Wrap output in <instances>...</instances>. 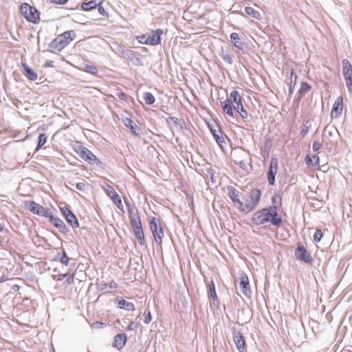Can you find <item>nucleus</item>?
<instances>
[{
  "label": "nucleus",
  "instance_id": "obj_1",
  "mask_svg": "<svg viewBox=\"0 0 352 352\" xmlns=\"http://www.w3.org/2000/svg\"><path fill=\"white\" fill-rule=\"evenodd\" d=\"M252 223L256 226L270 223L274 226H279L282 223L281 218L278 216L276 206H270L258 210L253 214L252 217Z\"/></svg>",
  "mask_w": 352,
  "mask_h": 352
},
{
  "label": "nucleus",
  "instance_id": "obj_2",
  "mask_svg": "<svg viewBox=\"0 0 352 352\" xmlns=\"http://www.w3.org/2000/svg\"><path fill=\"white\" fill-rule=\"evenodd\" d=\"M242 97L237 90H232L229 97L223 102H221V106L223 113L228 116L234 117V110H239L242 109Z\"/></svg>",
  "mask_w": 352,
  "mask_h": 352
},
{
  "label": "nucleus",
  "instance_id": "obj_3",
  "mask_svg": "<svg viewBox=\"0 0 352 352\" xmlns=\"http://www.w3.org/2000/svg\"><path fill=\"white\" fill-rule=\"evenodd\" d=\"M72 148L74 152L89 164L98 167H102L103 163L102 161L98 158L97 156L95 155L90 150L82 146L79 142H76L74 145H73Z\"/></svg>",
  "mask_w": 352,
  "mask_h": 352
},
{
  "label": "nucleus",
  "instance_id": "obj_4",
  "mask_svg": "<svg viewBox=\"0 0 352 352\" xmlns=\"http://www.w3.org/2000/svg\"><path fill=\"white\" fill-rule=\"evenodd\" d=\"M76 38V34L74 30L65 31L56 37L52 43V46L55 50L60 52Z\"/></svg>",
  "mask_w": 352,
  "mask_h": 352
},
{
  "label": "nucleus",
  "instance_id": "obj_5",
  "mask_svg": "<svg viewBox=\"0 0 352 352\" xmlns=\"http://www.w3.org/2000/svg\"><path fill=\"white\" fill-rule=\"evenodd\" d=\"M163 31L161 29L152 30L148 34L138 36L136 39L138 41L144 45H157L161 43V36Z\"/></svg>",
  "mask_w": 352,
  "mask_h": 352
},
{
  "label": "nucleus",
  "instance_id": "obj_6",
  "mask_svg": "<svg viewBox=\"0 0 352 352\" xmlns=\"http://www.w3.org/2000/svg\"><path fill=\"white\" fill-rule=\"evenodd\" d=\"M129 219L130 225L135 238L140 245H144L145 244L144 234L138 213L136 212L135 214H131Z\"/></svg>",
  "mask_w": 352,
  "mask_h": 352
},
{
  "label": "nucleus",
  "instance_id": "obj_7",
  "mask_svg": "<svg viewBox=\"0 0 352 352\" xmlns=\"http://www.w3.org/2000/svg\"><path fill=\"white\" fill-rule=\"evenodd\" d=\"M149 228L152 232L155 243L161 246L162 244V239L164 236L162 221L155 217H152L149 220Z\"/></svg>",
  "mask_w": 352,
  "mask_h": 352
},
{
  "label": "nucleus",
  "instance_id": "obj_8",
  "mask_svg": "<svg viewBox=\"0 0 352 352\" xmlns=\"http://www.w3.org/2000/svg\"><path fill=\"white\" fill-rule=\"evenodd\" d=\"M261 197V191L257 188L252 189L248 197L243 203L241 212H249L252 211L258 204Z\"/></svg>",
  "mask_w": 352,
  "mask_h": 352
},
{
  "label": "nucleus",
  "instance_id": "obj_9",
  "mask_svg": "<svg viewBox=\"0 0 352 352\" xmlns=\"http://www.w3.org/2000/svg\"><path fill=\"white\" fill-rule=\"evenodd\" d=\"M20 12L29 22L36 24L40 21L39 12L37 9L27 3L21 4Z\"/></svg>",
  "mask_w": 352,
  "mask_h": 352
},
{
  "label": "nucleus",
  "instance_id": "obj_10",
  "mask_svg": "<svg viewBox=\"0 0 352 352\" xmlns=\"http://www.w3.org/2000/svg\"><path fill=\"white\" fill-rule=\"evenodd\" d=\"M23 207L25 210L30 211L32 214L45 218L51 210L50 208H45L34 201L31 200L24 201Z\"/></svg>",
  "mask_w": 352,
  "mask_h": 352
},
{
  "label": "nucleus",
  "instance_id": "obj_11",
  "mask_svg": "<svg viewBox=\"0 0 352 352\" xmlns=\"http://www.w3.org/2000/svg\"><path fill=\"white\" fill-rule=\"evenodd\" d=\"M342 72L346 87L352 93V65L346 59L342 61Z\"/></svg>",
  "mask_w": 352,
  "mask_h": 352
},
{
  "label": "nucleus",
  "instance_id": "obj_12",
  "mask_svg": "<svg viewBox=\"0 0 352 352\" xmlns=\"http://www.w3.org/2000/svg\"><path fill=\"white\" fill-rule=\"evenodd\" d=\"M294 254L296 259L304 261L307 263H311L313 260L310 253L307 251L302 243H298L297 248L295 250Z\"/></svg>",
  "mask_w": 352,
  "mask_h": 352
},
{
  "label": "nucleus",
  "instance_id": "obj_13",
  "mask_svg": "<svg viewBox=\"0 0 352 352\" xmlns=\"http://www.w3.org/2000/svg\"><path fill=\"white\" fill-rule=\"evenodd\" d=\"M344 104H343V98L342 96H339L335 100V102L333 105V108L331 111V116L332 118H340L343 111Z\"/></svg>",
  "mask_w": 352,
  "mask_h": 352
},
{
  "label": "nucleus",
  "instance_id": "obj_14",
  "mask_svg": "<svg viewBox=\"0 0 352 352\" xmlns=\"http://www.w3.org/2000/svg\"><path fill=\"white\" fill-rule=\"evenodd\" d=\"M278 160L272 158L270 161V168L267 171V180L270 185H274L275 182V176L277 173Z\"/></svg>",
  "mask_w": 352,
  "mask_h": 352
},
{
  "label": "nucleus",
  "instance_id": "obj_15",
  "mask_svg": "<svg viewBox=\"0 0 352 352\" xmlns=\"http://www.w3.org/2000/svg\"><path fill=\"white\" fill-rule=\"evenodd\" d=\"M105 191L113 202L119 208L123 207L120 196L116 192L115 189L110 185H107Z\"/></svg>",
  "mask_w": 352,
  "mask_h": 352
},
{
  "label": "nucleus",
  "instance_id": "obj_16",
  "mask_svg": "<svg viewBox=\"0 0 352 352\" xmlns=\"http://www.w3.org/2000/svg\"><path fill=\"white\" fill-rule=\"evenodd\" d=\"M234 342L239 352H244L246 349L245 338L241 332H235L233 336Z\"/></svg>",
  "mask_w": 352,
  "mask_h": 352
},
{
  "label": "nucleus",
  "instance_id": "obj_17",
  "mask_svg": "<svg viewBox=\"0 0 352 352\" xmlns=\"http://www.w3.org/2000/svg\"><path fill=\"white\" fill-rule=\"evenodd\" d=\"M62 214L65 216L67 221L73 227L78 226V221L74 213L67 208L61 209Z\"/></svg>",
  "mask_w": 352,
  "mask_h": 352
},
{
  "label": "nucleus",
  "instance_id": "obj_18",
  "mask_svg": "<svg viewBox=\"0 0 352 352\" xmlns=\"http://www.w3.org/2000/svg\"><path fill=\"white\" fill-rule=\"evenodd\" d=\"M228 196L232 199V202L238 206L241 211L243 203L241 201L239 196V192L232 186L228 188Z\"/></svg>",
  "mask_w": 352,
  "mask_h": 352
},
{
  "label": "nucleus",
  "instance_id": "obj_19",
  "mask_svg": "<svg viewBox=\"0 0 352 352\" xmlns=\"http://www.w3.org/2000/svg\"><path fill=\"white\" fill-rule=\"evenodd\" d=\"M69 272L66 270L63 265L56 267L54 269V274L52 278L55 280L63 281Z\"/></svg>",
  "mask_w": 352,
  "mask_h": 352
},
{
  "label": "nucleus",
  "instance_id": "obj_20",
  "mask_svg": "<svg viewBox=\"0 0 352 352\" xmlns=\"http://www.w3.org/2000/svg\"><path fill=\"white\" fill-rule=\"evenodd\" d=\"M48 219L49 221L56 228H58L60 230H62L65 228V223L59 219L58 217L54 216L52 214V210L49 212L47 214V217H46Z\"/></svg>",
  "mask_w": 352,
  "mask_h": 352
},
{
  "label": "nucleus",
  "instance_id": "obj_21",
  "mask_svg": "<svg viewBox=\"0 0 352 352\" xmlns=\"http://www.w3.org/2000/svg\"><path fill=\"white\" fill-rule=\"evenodd\" d=\"M239 287L241 292L245 295L249 296L250 294L249 279L246 275H243L240 277Z\"/></svg>",
  "mask_w": 352,
  "mask_h": 352
},
{
  "label": "nucleus",
  "instance_id": "obj_22",
  "mask_svg": "<svg viewBox=\"0 0 352 352\" xmlns=\"http://www.w3.org/2000/svg\"><path fill=\"white\" fill-rule=\"evenodd\" d=\"M126 335L125 333H119L114 337L113 346L118 349H122L126 342Z\"/></svg>",
  "mask_w": 352,
  "mask_h": 352
},
{
  "label": "nucleus",
  "instance_id": "obj_23",
  "mask_svg": "<svg viewBox=\"0 0 352 352\" xmlns=\"http://www.w3.org/2000/svg\"><path fill=\"white\" fill-rule=\"evenodd\" d=\"M104 1L105 0H91L88 2L82 3L80 7L84 11H89L96 8L98 6H100V4H102Z\"/></svg>",
  "mask_w": 352,
  "mask_h": 352
},
{
  "label": "nucleus",
  "instance_id": "obj_24",
  "mask_svg": "<svg viewBox=\"0 0 352 352\" xmlns=\"http://www.w3.org/2000/svg\"><path fill=\"white\" fill-rule=\"evenodd\" d=\"M22 67L24 75L28 80L34 81L38 78L37 74L32 69L25 63H22Z\"/></svg>",
  "mask_w": 352,
  "mask_h": 352
},
{
  "label": "nucleus",
  "instance_id": "obj_25",
  "mask_svg": "<svg viewBox=\"0 0 352 352\" xmlns=\"http://www.w3.org/2000/svg\"><path fill=\"white\" fill-rule=\"evenodd\" d=\"M118 307L120 309H126L129 311H134L135 305L133 302H128L124 298H120L117 300Z\"/></svg>",
  "mask_w": 352,
  "mask_h": 352
},
{
  "label": "nucleus",
  "instance_id": "obj_26",
  "mask_svg": "<svg viewBox=\"0 0 352 352\" xmlns=\"http://www.w3.org/2000/svg\"><path fill=\"white\" fill-rule=\"evenodd\" d=\"M124 124L127 128L130 129L131 133L134 135H139V130L140 129L136 124H133V121L131 118H126L124 120Z\"/></svg>",
  "mask_w": 352,
  "mask_h": 352
},
{
  "label": "nucleus",
  "instance_id": "obj_27",
  "mask_svg": "<svg viewBox=\"0 0 352 352\" xmlns=\"http://www.w3.org/2000/svg\"><path fill=\"white\" fill-rule=\"evenodd\" d=\"M80 69L92 75H96L98 72L97 67L93 64L83 63Z\"/></svg>",
  "mask_w": 352,
  "mask_h": 352
},
{
  "label": "nucleus",
  "instance_id": "obj_28",
  "mask_svg": "<svg viewBox=\"0 0 352 352\" xmlns=\"http://www.w3.org/2000/svg\"><path fill=\"white\" fill-rule=\"evenodd\" d=\"M305 162L308 166H318L319 165L320 163V159L317 155H314L312 156L307 155L305 157Z\"/></svg>",
  "mask_w": 352,
  "mask_h": 352
},
{
  "label": "nucleus",
  "instance_id": "obj_29",
  "mask_svg": "<svg viewBox=\"0 0 352 352\" xmlns=\"http://www.w3.org/2000/svg\"><path fill=\"white\" fill-rule=\"evenodd\" d=\"M245 12L247 14L252 16L254 19H260L261 18L260 12L252 7H246L245 8Z\"/></svg>",
  "mask_w": 352,
  "mask_h": 352
},
{
  "label": "nucleus",
  "instance_id": "obj_30",
  "mask_svg": "<svg viewBox=\"0 0 352 352\" xmlns=\"http://www.w3.org/2000/svg\"><path fill=\"white\" fill-rule=\"evenodd\" d=\"M208 296L211 297L214 300L217 299V294L215 290L214 283L212 280L208 283Z\"/></svg>",
  "mask_w": 352,
  "mask_h": 352
},
{
  "label": "nucleus",
  "instance_id": "obj_31",
  "mask_svg": "<svg viewBox=\"0 0 352 352\" xmlns=\"http://www.w3.org/2000/svg\"><path fill=\"white\" fill-rule=\"evenodd\" d=\"M230 39L234 45L238 48H241L242 43L240 41L239 36L237 33L233 32L230 34Z\"/></svg>",
  "mask_w": 352,
  "mask_h": 352
},
{
  "label": "nucleus",
  "instance_id": "obj_32",
  "mask_svg": "<svg viewBox=\"0 0 352 352\" xmlns=\"http://www.w3.org/2000/svg\"><path fill=\"white\" fill-rule=\"evenodd\" d=\"M311 87L310 85H309L306 82H302L301 83L300 87L298 90V94L300 96H302L303 95H305V94L309 92L311 90Z\"/></svg>",
  "mask_w": 352,
  "mask_h": 352
},
{
  "label": "nucleus",
  "instance_id": "obj_33",
  "mask_svg": "<svg viewBox=\"0 0 352 352\" xmlns=\"http://www.w3.org/2000/svg\"><path fill=\"white\" fill-rule=\"evenodd\" d=\"M143 98L147 104H153L155 101L154 96L150 92H145Z\"/></svg>",
  "mask_w": 352,
  "mask_h": 352
},
{
  "label": "nucleus",
  "instance_id": "obj_34",
  "mask_svg": "<svg viewBox=\"0 0 352 352\" xmlns=\"http://www.w3.org/2000/svg\"><path fill=\"white\" fill-rule=\"evenodd\" d=\"M65 280L63 282V285L65 287L69 286L74 283L75 274L74 273L67 274V276L65 277Z\"/></svg>",
  "mask_w": 352,
  "mask_h": 352
},
{
  "label": "nucleus",
  "instance_id": "obj_35",
  "mask_svg": "<svg viewBox=\"0 0 352 352\" xmlns=\"http://www.w3.org/2000/svg\"><path fill=\"white\" fill-rule=\"evenodd\" d=\"M47 141V136L44 133H42L39 135L38 137V144H37V149L40 148L41 147H42L46 142Z\"/></svg>",
  "mask_w": 352,
  "mask_h": 352
},
{
  "label": "nucleus",
  "instance_id": "obj_36",
  "mask_svg": "<svg viewBox=\"0 0 352 352\" xmlns=\"http://www.w3.org/2000/svg\"><path fill=\"white\" fill-rule=\"evenodd\" d=\"M323 236V234L321 230L317 229L314 234V241L316 243H318Z\"/></svg>",
  "mask_w": 352,
  "mask_h": 352
},
{
  "label": "nucleus",
  "instance_id": "obj_37",
  "mask_svg": "<svg viewBox=\"0 0 352 352\" xmlns=\"http://www.w3.org/2000/svg\"><path fill=\"white\" fill-rule=\"evenodd\" d=\"M213 135H214V137L217 144L221 147H222L223 146V144L225 143V141H224V139H223V136L222 135H219V134H217L215 133H213ZM220 135H221V133H220Z\"/></svg>",
  "mask_w": 352,
  "mask_h": 352
},
{
  "label": "nucleus",
  "instance_id": "obj_38",
  "mask_svg": "<svg viewBox=\"0 0 352 352\" xmlns=\"http://www.w3.org/2000/svg\"><path fill=\"white\" fill-rule=\"evenodd\" d=\"M60 263H61V265L67 266L68 263H69V258L66 255L65 252H63V254H62V256L60 258Z\"/></svg>",
  "mask_w": 352,
  "mask_h": 352
},
{
  "label": "nucleus",
  "instance_id": "obj_39",
  "mask_svg": "<svg viewBox=\"0 0 352 352\" xmlns=\"http://www.w3.org/2000/svg\"><path fill=\"white\" fill-rule=\"evenodd\" d=\"M98 11L100 15H102L104 17L107 18L109 16L108 13L106 12L105 9L103 6H102V4H100V6H98Z\"/></svg>",
  "mask_w": 352,
  "mask_h": 352
},
{
  "label": "nucleus",
  "instance_id": "obj_40",
  "mask_svg": "<svg viewBox=\"0 0 352 352\" xmlns=\"http://www.w3.org/2000/svg\"><path fill=\"white\" fill-rule=\"evenodd\" d=\"M236 112H238L241 117L243 119L245 118H247L248 117V113L247 111L244 109L243 108V106L242 105V109H239V110H235Z\"/></svg>",
  "mask_w": 352,
  "mask_h": 352
},
{
  "label": "nucleus",
  "instance_id": "obj_41",
  "mask_svg": "<svg viewBox=\"0 0 352 352\" xmlns=\"http://www.w3.org/2000/svg\"><path fill=\"white\" fill-rule=\"evenodd\" d=\"M152 320L151 314L150 311L148 312V314L145 316L144 322L146 324H148Z\"/></svg>",
  "mask_w": 352,
  "mask_h": 352
},
{
  "label": "nucleus",
  "instance_id": "obj_42",
  "mask_svg": "<svg viewBox=\"0 0 352 352\" xmlns=\"http://www.w3.org/2000/svg\"><path fill=\"white\" fill-rule=\"evenodd\" d=\"M50 1L57 5H65L68 0H50Z\"/></svg>",
  "mask_w": 352,
  "mask_h": 352
},
{
  "label": "nucleus",
  "instance_id": "obj_43",
  "mask_svg": "<svg viewBox=\"0 0 352 352\" xmlns=\"http://www.w3.org/2000/svg\"><path fill=\"white\" fill-rule=\"evenodd\" d=\"M85 186L86 184L85 182H79L76 184V187L78 190L82 191L85 190Z\"/></svg>",
  "mask_w": 352,
  "mask_h": 352
},
{
  "label": "nucleus",
  "instance_id": "obj_44",
  "mask_svg": "<svg viewBox=\"0 0 352 352\" xmlns=\"http://www.w3.org/2000/svg\"><path fill=\"white\" fill-rule=\"evenodd\" d=\"M321 147V144L318 142H314L313 143V150L314 151H318Z\"/></svg>",
  "mask_w": 352,
  "mask_h": 352
},
{
  "label": "nucleus",
  "instance_id": "obj_45",
  "mask_svg": "<svg viewBox=\"0 0 352 352\" xmlns=\"http://www.w3.org/2000/svg\"><path fill=\"white\" fill-rule=\"evenodd\" d=\"M118 97L119 98V99H120L122 100H126L127 99L126 94L123 92L118 93Z\"/></svg>",
  "mask_w": 352,
  "mask_h": 352
},
{
  "label": "nucleus",
  "instance_id": "obj_46",
  "mask_svg": "<svg viewBox=\"0 0 352 352\" xmlns=\"http://www.w3.org/2000/svg\"><path fill=\"white\" fill-rule=\"evenodd\" d=\"M108 286L111 289H116L118 288V284L115 281H111L108 284Z\"/></svg>",
  "mask_w": 352,
  "mask_h": 352
},
{
  "label": "nucleus",
  "instance_id": "obj_47",
  "mask_svg": "<svg viewBox=\"0 0 352 352\" xmlns=\"http://www.w3.org/2000/svg\"><path fill=\"white\" fill-rule=\"evenodd\" d=\"M12 290H14V292H18L20 289V287L19 285H14L12 287Z\"/></svg>",
  "mask_w": 352,
  "mask_h": 352
},
{
  "label": "nucleus",
  "instance_id": "obj_48",
  "mask_svg": "<svg viewBox=\"0 0 352 352\" xmlns=\"http://www.w3.org/2000/svg\"><path fill=\"white\" fill-rule=\"evenodd\" d=\"M45 67H53V61H50V62L46 63L45 65Z\"/></svg>",
  "mask_w": 352,
  "mask_h": 352
},
{
  "label": "nucleus",
  "instance_id": "obj_49",
  "mask_svg": "<svg viewBox=\"0 0 352 352\" xmlns=\"http://www.w3.org/2000/svg\"><path fill=\"white\" fill-rule=\"evenodd\" d=\"M3 230V226H1V224L0 223V232H2Z\"/></svg>",
  "mask_w": 352,
  "mask_h": 352
},
{
  "label": "nucleus",
  "instance_id": "obj_50",
  "mask_svg": "<svg viewBox=\"0 0 352 352\" xmlns=\"http://www.w3.org/2000/svg\"><path fill=\"white\" fill-rule=\"evenodd\" d=\"M96 324H98L99 326H102L103 325V323H102V322H97Z\"/></svg>",
  "mask_w": 352,
  "mask_h": 352
},
{
  "label": "nucleus",
  "instance_id": "obj_51",
  "mask_svg": "<svg viewBox=\"0 0 352 352\" xmlns=\"http://www.w3.org/2000/svg\"><path fill=\"white\" fill-rule=\"evenodd\" d=\"M131 324H133V322H131V324L129 325V327H131Z\"/></svg>",
  "mask_w": 352,
  "mask_h": 352
},
{
  "label": "nucleus",
  "instance_id": "obj_52",
  "mask_svg": "<svg viewBox=\"0 0 352 352\" xmlns=\"http://www.w3.org/2000/svg\"><path fill=\"white\" fill-rule=\"evenodd\" d=\"M131 324H133V322H131V324L129 325V327H131Z\"/></svg>",
  "mask_w": 352,
  "mask_h": 352
},
{
  "label": "nucleus",
  "instance_id": "obj_53",
  "mask_svg": "<svg viewBox=\"0 0 352 352\" xmlns=\"http://www.w3.org/2000/svg\"><path fill=\"white\" fill-rule=\"evenodd\" d=\"M131 324H133V322H131V324L129 325V327H131Z\"/></svg>",
  "mask_w": 352,
  "mask_h": 352
}]
</instances>
